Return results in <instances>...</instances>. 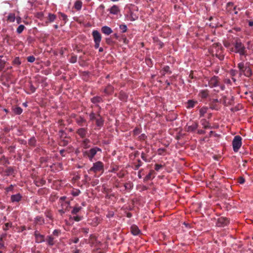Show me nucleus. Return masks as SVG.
<instances>
[{"label":"nucleus","instance_id":"1","mask_svg":"<svg viewBox=\"0 0 253 253\" xmlns=\"http://www.w3.org/2000/svg\"><path fill=\"white\" fill-rule=\"evenodd\" d=\"M233 45L235 47L236 53L239 54L241 60L243 59V56L246 57L248 53L246 47L239 39H237L233 43Z\"/></svg>","mask_w":253,"mask_h":253},{"label":"nucleus","instance_id":"2","mask_svg":"<svg viewBox=\"0 0 253 253\" xmlns=\"http://www.w3.org/2000/svg\"><path fill=\"white\" fill-rule=\"evenodd\" d=\"M238 68L239 69L240 76L244 75L246 77H249L252 74L251 68L249 66L245 65L244 62L239 63L238 64Z\"/></svg>","mask_w":253,"mask_h":253},{"label":"nucleus","instance_id":"3","mask_svg":"<svg viewBox=\"0 0 253 253\" xmlns=\"http://www.w3.org/2000/svg\"><path fill=\"white\" fill-rule=\"evenodd\" d=\"M98 151L101 152V149L97 147H94L88 150L83 152V155L84 157H87L90 161L92 162Z\"/></svg>","mask_w":253,"mask_h":253},{"label":"nucleus","instance_id":"4","mask_svg":"<svg viewBox=\"0 0 253 253\" xmlns=\"http://www.w3.org/2000/svg\"><path fill=\"white\" fill-rule=\"evenodd\" d=\"M233 148L234 152H237L242 145V138L239 135L234 137L232 141Z\"/></svg>","mask_w":253,"mask_h":253},{"label":"nucleus","instance_id":"5","mask_svg":"<svg viewBox=\"0 0 253 253\" xmlns=\"http://www.w3.org/2000/svg\"><path fill=\"white\" fill-rule=\"evenodd\" d=\"M104 165L101 161H98L93 164L92 167L89 169V171L96 173L98 171H103Z\"/></svg>","mask_w":253,"mask_h":253},{"label":"nucleus","instance_id":"6","mask_svg":"<svg viewBox=\"0 0 253 253\" xmlns=\"http://www.w3.org/2000/svg\"><path fill=\"white\" fill-rule=\"evenodd\" d=\"M209 84L211 87H213L218 86L219 85L218 77L214 76L211 78L209 81Z\"/></svg>","mask_w":253,"mask_h":253},{"label":"nucleus","instance_id":"7","mask_svg":"<svg viewBox=\"0 0 253 253\" xmlns=\"http://www.w3.org/2000/svg\"><path fill=\"white\" fill-rule=\"evenodd\" d=\"M229 220L226 217H221L218 219L217 225L219 226H224L229 223Z\"/></svg>","mask_w":253,"mask_h":253},{"label":"nucleus","instance_id":"8","mask_svg":"<svg viewBox=\"0 0 253 253\" xmlns=\"http://www.w3.org/2000/svg\"><path fill=\"white\" fill-rule=\"evenodd\" d=\"M35 236L36 242L38 243H42L45 241L44 236L43 235L41 234L38 231H36L35 232Z\"/></svg>","mask_w":253,"mask_h":253},{"label":"nucleus","instance_id":"9","mask_svg":"<svg viewBox=\"0 0 253 253\" xmlns=\"http://www.w3.org/2000/svg\"><path fill=\"white\" fill-rule=\"evenodd\" d=\"M56 19V15L51 13H48V16L47 17V20L45 21V23L46 25H47L49 23H52L54 22Z\"/></svg>","mask_w":253,"mask_h":253},{"label":"nucleus","instance_id":"10","mask_svg":"<svg viewBox=\"0 0 253 253\" xmlns=\"http://www.w3.org/2000/svg\"><path fill=\"white\" fill-rule=\"evenodd\" d=\"M77 133L82 138H84L87 134V128L83 127L80 128L77 130Z\"/></svg>","mask_w":253,"mask_h":253},{"label":"nucleus","instance_id":"11","mask_svg":"<svg viewBox=\"0 0 253 253\" xmlns=\"http://www.w3.org/2000/svg\"><path fill=\"white\" fill-rule=\"evenodd\" d=\"M92 36L93 37L94 42H100L101 40V36L100 34L96 30L92 32Z\"/></svg>","mask_w":253,"mask_h":253},{"label":"nucleus","instance_id":"12","mask_svg":"<svg viewBox=\"0 0 253 253\" xmlns=\"http://www.w3.org/2000/svg\"><path fill=\"white\" fill-rule=\"evenodd\" d=\"M55 238L53 237L52 235H50L47 236L45 241H46L49 246H53L55 243Z\"/></svg>","mask_w":253,"mask_h":253},{"label":"nucleus","instance_id":"13","mask_svg":"<svg viewBox=\"0 0 253 253\" xmlns=\"http://www.w3.org/2000/svg\"><path fill=\"white\" fill-rule=\"evenodd\" d=\"M101 31L103 33L107 35H109L113 32V31L110 27L106 26L102 27Z\"/></svg>","mask_w":253,"mask_h":253},{"label":"nucleus","instance_id":"14","mask_svg":"<svg viewBox=\"0 0 253 253\" xmlns=\"http://www.w3.org/2000/svg\"><path fill=\"white\" fill-rule=\"evenodd\" d=\"M21 198L22 197L20 194L12 195L11 196V200L12 202H18L21 200Z\"/></svg>","mask_w":253,"mask_h":253},{"label":"nucleus","instance_id":"15","mask_svg":"<svg viewBox=\"0 0 253 253\" xmlns=\"http://www.w3.org/2000/svg\"><path fill=\"white\" fill-rule=\"evenodd\" d=\"M96 125L97 126L101 127L103 126L104 124V121L102 118L100 116V115H98V118L96 119Z\"/></svg>","mask_w":253,"mask_h":253},{"label":"nucleus","instance_id":"16","mask_svg":"<svg viewBox=\"0 0 253 253\" xmlns=\"http://www.w3.org/2000/svg\"><path fill=\"white\" fill-rule=\"evenodd\" d=\"M131 232L134 235H137L140 233V230L135 225H133L131 227Z\"/></svg>","mask_w":253,"mask_h":253},{"label":"nucleus","instance_id":"17","mask_svg":"<svg viewBox=\"0 0 253 253\" xmlns=\"http://www.w3.org/2000/svg\"><path fill=\"white\" fill-rule=\"evenodd\" d=\"M120 11L119 7L116 5H114L110 9V12L113 14H117Z\"/></svg>","mask_w":253,"mask_h":253},{"label":"nucleus","instance_id":"18","mask_svg":"<svg viewBox=\"0 0 253 253\" xmlns=\"http://www.w3.org/2000/svg\"><path fill=\"white\" fill-rule=\"evenodd\" d=\"M199 95L202 98H206L209 96V91L208 90H202Z\"/></svg>","mask_w":253,"mask_h":253},{"label":"nucleus","instance_id":"19","mask_svg":"<svg viewBox=\"0 0 253 253\" xmlns=\"http://www.w3.org/2000/svg\"><path fill=\"white\" fill-rule=\"evenodd\" d=\"M90 140L88 139H84L82 142V146L84 149L88 148L90 147L89 145Z\"/></svg>","mask_w":253,"mask_h":253},{"label":"nucleus","instance_id":"20","mask_svg":"<svg viewBox=\"0 0 253 253\" xmlns=\"http://www.w3.org/2000/svg\"><path fill=\"white\" fill-rule=\"evenodd\" d=\"M197 103V101H195L193 100H189L187 102V108L188 109L193 108L195 104H196Z\"/></svg>","mask_w":253,"mask_h":253},{"label":"nucleus","instance_id":"21","mask_svg":"<svg viewBox=\"0 0 253 253\" xmlns=\"http://www.w3.org/2000/svg\"><path fill=\"white\" fill-rule=\"evenodd\" d=\"M13 172L14 169L12 167H8L4 171L5 175L7 176L12 175L13 173Z\"/></svg>","mask_w":253,"mask_h":253},{"label":"nucleus","instance_id":"22","mask_svg":"<svg viewBox=\"0 0 253 253\" xmlns=\"http://www.w3.org/2000/svg\"><path fill=\"white\" fill-rule=\"evenodd\" d=\"M198 125L197 123H195L190 126H188L187 128L188 131H193L196 130L198 127Z\"/></svg>","mask_w":253,"mask_h":253},{"label":"nucleus","instance_id":"23","mask_svg":"<svg viewBox=\"0 0 253 253\" xmlns=\"http://www.w3.org/2000/svg\"><path fill=\"white\" fill-rule=\"evenodd\" d=\"M82 2L81 0H77L76 1L74 7L77 10H79L82 8Z\"/></svg>","mask_w":253,"mask_h":253},{"label":"nucleus","instance_id":"24","mask_svg":"<svg viewBox=\"0 0 253 253\" xmlns=\"http://www.w3.org/2000/svg\"><path fill=\"white\" fill-rule=\"evenodd\" d=\"M76 122L80 126H83V124L85 123L86 121L83 118L80 117L76 119Z\"/></svg>","mask_w":253,"mask_h":253},{"label":"nucleus","instance_id":"25","mask_svg":"<svg viewBox=\"0 0 253 253\" xmlns=\"http://www.w3.org/2000/svg\"><path fill=\"white\" fill-rule=\"evenodd\" d=\"M201 124L205 128H208L210 127L209 123L207 122L205 119H202L201 120Z\"/></svg>","mask_w":253,"mask_h":253},{"label":"nucleus","instance_id":"26","mask_svg":"<svg viewBox=\"0 0 253 253\" xmlns=\"http://www.w3.org/2000/svg\"><path fill=\"white\" fill-rule=\"evenodd\" d=\"M208 108L207 107H203L200 109V117H203L204 115L207 112Z\"/></svg>","mask_w":253,"mask_h":253},{"label":"nucleus","instance_id":"27","mask_svg":"<svg viewBox=\"0 0 253 253\" xmlns=\"http://www.w3.org/2000/svg\"><path fill=\"white\" fill-rule=\"evenodd\" d=\"M167 73L171 74V72L169 71V67L168 66H165L163 68L162 71V74L164 76Z\"/></svg>","mask_w":253,"mask_h":253},{"label":"nucleus","instance_id":"28","mask_svg":"<svg viewBox=\"0 0 253 253\" xmlns=\"http://www.w3.org/2000/svg\"><path fill=\"white\" fill-rule=\"evenodd\" d=\"M45 183V181L42 179H41L39 180H36L35 181V184L37 186H41L44 184Z\"/></svg>","mask_w":253,"mask_h":253},{"label":"nucleus","instance_id":"29","mask_svg":"<svg viewBox=\"0 0 253 253\" xmlns=\"http://www.w3.org/2000/svg\"><path fill=\"white\" fill-rule=\"evenodd\" d=\"M13 110L14 113L17 115H20L22 112V109H21V108H20L19 107H16L13 108Z\"/></svg>","mask_w":253,"mask_h":253},{"label":"nucleus","instance_id":"30","mask_svg":"<svg viewBox=\"0 0 253 253\" xmlns=\"http://www.w3.org/2000/svg\"><path fill=\"white\" fill-rule=\"evenodd\" d=\"M82 209V208L80 207H75L73 208V210L71 211V213L73 214H76L77 213H78Z\"/></svg>","mask_w":253,"mask_h":253},{"label":"nucleus","instance_id":"31","mask_svg":"<svg viewBox=\"0 0 253 253\" xmlns=\"http://www.w3.org/2000/svg\"><path fill=\"white\" fill-rule=\"evenodd\" d=\"M101 98L99 96H95V97H93L91 99V102L93 103H96L98 102H100L101 101Z\"/></svg>","mask_w":253,"mask_h":253},{"label":"nucleus","instance_id":"32","mask_svg":"<svg viewBox=\"0 0 253 253\" xmlns=\"http://www.w3.org/2000/svg\"><path fill=\"white\" fill-rule=\"evenodd\" d=\"M36 143V140L34 137L31 138L29 140V144L31 146H35Z\"/></svg>","mask_w":253,"mask_h":253},{"label":"nucleus","instance_id":"33","mask_svg":"<svg viewBox=\"0 0 253 253\" xmlns=\"http://www.w3.org/2000/svg\"><path fill=\"white\" fill-rule=\"evenodd\" d=\"M25 29V26L23 25H20L17 28L16 32L18 34H21Z\"/></svg>","mask_w":253,"mask_h":253},{"label":"nucleus","instance_id":"34","mask_svg":"<svg viewBox=\"0 0 253 253\" xmlns=\"http://www.w3.org/2000/svg\"><path fill=\"white\" fill-rule=\"evenodd\" d=\"M59 14L62 17V20L64 22V23H66L68 21L67 16L66 14H65L64 13H62V12H59Z\"/></svg>","mask_w":253,"mask_h":253},{"label":"nucleus","instance_id":"35","mask_svg":"<svg viewBox=\"0 0 253 253\" xmlns=\"http://www.w3.org/2000/svg\"><path fill=\"white\" fill-rule=\"evenodd\" d=\"M36 222L37 224H42L44 223V220L42 217L38 216L36 218Z\"/></svg>","mask_w":253,"mask_h":253},{"label":"nucleus","instance_id":"36","mask_svg":"<svg viewBox=\"0 0 253 253\" xmlns=\"http://www.w3.org/2000/svg\"><path fill=\"white\" fill-rule=\"evenodd\" d=\"M69 143V140L67 139H63L60 142V145L61 146H66Z\"/></svg>","mask_w":253,"mask_h":253},{"label":"nucleus","instance_id":"37","mask_svg":"<svg viewBox=\"0 0 253 253\" xmlns=\"http://www.w3.org/2000/svg\"><path fill=\"white\" fill-rule=\"evenodd\" d=\"M61 232L59 230H54L52 233V234L51 235L55 236V237H58L59 235L60 234Z\"/></svg>","mask_w":253,"mask_h":253},{"label":"nucleus","instance_id":"38","mask_svg":"<svg viewBox=\"0 0 253 253\" xmlns=\"http://www.w3.org/2000/svg\"><path fill=\"white\" fill-rule=\"evenodd\" d=\"M5 61L0 59V71H2L5 66Z\"/></svg>","mask_w":253,"mask_h":253},{"label":"nucleus","instance_id":"39","mask_svg":"<svg viewBox=\"0 0 253 253\" xmlns=\"http://www.w3.org/2000/svg\"><path fill=\"white\" fill-rule=\"evenodd\" d=\"M120 29L122 30L123 33H125L127 31V27L126 25H121Z\"/></svg>","mask_w":253,"mask_h":253},{"label":"nucleus","instance_id":"40","mask_svg":"<svg viewBox=\"0 0 253 253\" xmlns=\"http://www.w3.org/2000/svg\"><path fill=\"white\" fill-rule=\"evenodd\" d=\"M138 164L135 165L134 169L136 170L138 169L139 167L142 165V162L140 160H137Z\"/></svg>","mask_w":253,"mask_h":253},{"label":"nucleus","instance_id":"41","mask_svg":"<svg viewBox=\"0 0 253 253\" xmlns=\"http://www.w3.org/2000/svg\"><path fill=\"white\" fill-rule=\"evenodd\" d=\"M27 59L28 62L32 63L35 61V57L34 56H30L27 57Z\"/></svg>","mask_w":253,"mask_h":253},{"label":"nucleus","instance_id":"42","mask_svg":"<svg viewBox=\"0 0 253 253\" xmlns=\"http://www.w3.org/2000/svg\"><path fill=\"white\" fill-rule=\"evenodd\" d=\"M12 225L11 223H6L5 224L4 226L3 227V229L4 230L6 231L8 229V228L11 227Z\"/></svg>","mask_w":253,"mask_h":253},{"label":"nucleus","instance_id":"43","mask_svg":"<svg viewBox=\"0 0 253 253\" xmlns=\"http://www.w3.org/2000/svg\"><path fill=\"white\" fill-rule=\"evenodd\" d=\"M97 117H95V114L93 112L91 113L89 115V119H90V120L91 121H92V120H96V118H97Z\"/></svg>","mask_w":253,"mask_h":253},{"label":"nucleus","instance_id":"44","mask_svg":"<svg viewBox=\"0 0 253 253\" xmlns=\"http://www.w3.org/2000/svg\"><path fill=\"white\" fill-rule=\"evenodd\" d=\"M77 57L76 56H73L71 57L70 60V62L72 63H74L77 62Z\"/></svg>","mask_w":253,"mask_h":253},{"label":"nucleus","instance_id":"45","mask_svg":"<svg viewBox=\"0 0 253 253\" xmlns=\"http://www.w3.org/2000/svg\"><path fill=\"white\" fill-rule=\"evenodd\" d=\"M8 19L10 22H13L14 21V20H15V17H14V15H13V14L9 15L8 16Z\"/></svg>","mask_w":253,"mask_h":253},{"label":"nucleus","instance_id":"46","mask_svg":"<svg viewBox=\"0 0 253 253\" xmlns=\"http://www.w3.org/2000/svg\"><path fill=\"white\" fill-rule=\"evenodd\" d=\"M238 181L240 184H243L244 183L245 180L243 177H240L238 178Z\"/></svg>","mask_w":253,"mask_h":253},{"label":"nucleus","instance_id":"47","mask_svg":"<svg viewBox=\"0 0 253 253\" xmlns=\"http://www.w3.org/2000/svg\"><path fill=\"white\" fill-rule=\"evenodd\" d=\"M73 219L76 221H79L82 220V217L79 216H73Z\"/></svg>","mask_w":253,"mask_h":253},{"label":"nucleus","instance_id":"48","mask_svg":"<svg viewBox=\"0 0 253 253\" xmlns=\"http://www.w3.org/2000/svg\"><path fill=\"white\" fill-rule=\"evenodd\" d=\"M80 192H80V191L79 190H76L75 191H73L72 192V194L74 196H78L79 195Z\"/></svg>","mask_w":253,"mask_h":253},{"label":"nucleus","instance_id":"49","mask_svg":"<svg viewBox=\"0 0 253 253\" xmlns=\"http://www.w3.org/2000/svg\"><path fill=\"white\" fill-rule=\"evenodd\" d=\"M162 168V166L159 164H156L155 166V169L157 171L159 170Z\"/></svg>","mask_w":253,"mask_h":253},{"label":"nucleus","instance_id":"50","mask_svg":"<svg viewBox=\"0 0 253 253\" xmlns=\"http://www.w3.org/2000/svg\"><path fill=\"white\" fill-rule=\"evenodd\" d=\"M141 158L145 161V162H148V160L146 159V157L145 156V154L144 152H142L141 155Z\"/></svg>","mask_w":253,"mask_h":253},{"label":"nucleus","instance_id":"51","mask_svg":"<svg viewBox=\"0 0 253 253\" xmlns=\"http://www.w3.org/2000/svg\"><path fill=\"white\" fill-rule=\"evenodd\" d=\"M230 52H235L236 53V51L235 50V47L233 46H231L230 47L228 48Z\"/></svg>","mask_w":253,"mask_h":253},{"label":"nucleus","instance_id":"52","mask_svg":"<svg viewBox=\"0 0 253 253\" xmlns=\"http://www.w3.org/2000/svg\"><path fill=\"white\" fill-rule=\"evenodd\" d=\"M237 72L238 71L235 70H231L230 71V74L232 76H235L237 74Z\"/></svg>","mask_w":253,"mask_h":253},{"label":"nucleus","instance_id":"53","mask_svg":"<svg viewBox=\"0 0 253 253\" xmlns=\"http://www.w3.org/2000/svg\"><path fill=\"white\" fill-rule=\"evenodd\" d=\"M106 42L108 44H111L113 43V41L110 38H107L106 39Z\"/></svg>","mask_w":253,"mask_h":253},{"label":"nucleus","instance_id":"54","mask_svg":"<svg viewBox=\"0 0 253 253\" xmlns=\"http://www.w3.org/2000/svg\"><path fill=\"white\" fill-rule=\"evenodd\" d=\"M14 63L15 64H17V65H19L21 64V62L19 60V59L18 58H16L14 59Z\"/></svg>","mask_w":253,"mask_h":253},{"label":"nucleus","instance_id":"55","mask_svg":"<svg viewBox=\"0 0 253 253\" xmlns=\"http://www.w3.org/2000/svg\"><path fill=\"white\" fill-rule=\"evenodd\" d=\"M133 132L135 135H137L140 133L139 129L138 128H135V129H134Z\"/></svg>","mask_w":253,"mask_h":253},{"label":"nucleus","instance_id":"56","mask_svg":"<svg viewBox=\"0 0 253 253\" xmlns=\"http://www.w3.org/2000/svg\"><path fill=\"white\" fill-rule=\"evenodd\" d=\"M224 46H225L226 48H229V47H230L231 46H232V45H231V44L230 43L227 42H225V43H224Z\"/></svg>","mask_w":253,"mask_h":253},{"label":"nucleus","instance_id":"57","mask_svg":"<svg viewBox=\"0 0 253 253\" xmlns=\"http://www.w3.org/2000/svg\"><path fill=\"white\" fill-rule=\"evenodd\" d=\"M100 42H95L94 47L95 48H98L99 47Z\"/></svg>","mask_w":253,"mask_h":253},{"label":"nucleus","instance_id":"58","mask_svg":"<svg viewBox=\"0 0 253 253\" xmlns=\"http://www.w3.org/2000/svg\"><path fill=\"white\" fill-rule=\"evenodd\" d=\"M43 17V13L42 12H40L38 13V18H42Z\"/></svg>","mask_w":253,"mask_h":253},{"label":"nucleus","instance_id":"59","mask_svg":"<svg viewBox=\"0 0 253 253\" xmlns=\"http://www.w3.org/2000/svg\"><path fill=\"white\" fill-rule=\"evenodd\" d=\"M82 230L83 232L87 234L88 233L89 229L88 228H83Z\"/></svg>","mask_w":253,"mask_h":253},{"label":"nucleus","instance_id":"60","mask_svg":"<svg viewBox=\"0 0 253 253\" xmlns=\"http://www.w3.org/2000/svg\"><path fill=\"white\" fill-rule=\"evenodd\" d=\"M165 151V150L164 149H158V153H159V154L160 155H162L163 152Z\"/></svg>","mask_w":253,"mask_h":253},{"label":"nucleus","instance_id":"61","mask_svg":"<svg viewBox=\"0 0 253 253\" xmlns=\"http://www.w3.org/2000/svg\"><path fill=\"white\" fill-rule=\"evenodd\" d=\"M198 133L199 134H205V131L204 130H202V129H201V130H199L198 131Z\"/></svg>","mask_w":253,"mask_h":253},{"label":"nucleus","instance_id":"62","mask_svg":"<svg viewBox=\"0 0 253 253\" xmlns=\"http://www.w3.org/2000/svg\"><path fill=\"white\" fill-rule=\"evenodd\" d=\"M124 186L126 189H128L129 187H130V185H129L128 183L125 184Z\"/></svg>","mask_w":253,"mask_h":253},{"label":"nucleus","instance_id":"63","mask_svg":"<svg viewBox=\"0 0 253 253\" xmlns=\"http://www.w3.org/2000/svg\"><path fill=\"white\" fill-rule=\"evenodd\" d=\"M59 212L60 213L61 215H62L65 213V211L63 210L62 209L59 210Z\"/></svg>","mask_w":253,"mask_h":253},{"label":"nucleus","instance_id":"64","mask_svg":"<svg viewBox=\"0 0 253 253\" xmlns=\"http://www.w3.org/2000/svg\"><path fill=\"white\" fill-rule=\"evenodd\" d=\"M65 152V150L64 149H62L60 151V153L62 156H64V153Z\"/></svg>","mask_w":253,"mask_h":253}]
</instances>
